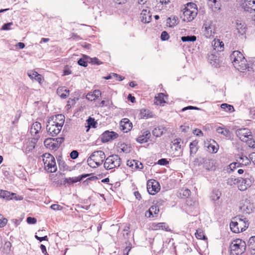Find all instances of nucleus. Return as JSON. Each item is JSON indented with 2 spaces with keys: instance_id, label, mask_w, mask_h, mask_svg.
<instances>
[{
  "instance_id": "09e8293b",
  "label": "nucleus",
  "mask_w": 255,
  "mask_h": 255,
  "mask_svg": "<svg viewBox=\"0 0 255 255\" xmlns=\"http://www.w3.org/2000/svg\"><path fill=\"white\" fill-rule=\"evenodd\" d=\"M191 194V191L187 188H182L179 192L180 196L182 198H188Z\"/></svg>"
},
{
  "instance_id": "bf43d9fd",
  "label": "nucleus",
  "mask_w": 255,
  "mask_h": 255,
  "mask_svg": "<svg viewBox=\"0 0 255 255\" xmlns=\"http://www.w3.org/2000/svg\"><path fill=\"white\" fill-rule=\"evenodd\" d=\"M169 162L166 158H161L157 161V164L160 165H166Z\"/></svg>"
},
{
  "instance_id": "4d7b16f0",
  "label": "nucleus",
  "mask_w": 255,
  "mask_h": 255,
  "mask_svg": "<svg viewBox=\"0 0 255 255\" xmlns=\"http://www.w3.org/2000/svg\"><path fill=\"white\" fill-rule=\"evenodd\" d=\"M160 38L163 41L167 40L169 38V35L166 31H163L161 32Z\"/></svg>"
},
{
  "instance_id": "6e6552de",
  "label": "nucleus",
  "mask_w": 255,
  "mask_h": 255,
  "mask_svg": "<svg viewBox=\"0 0 255 255\" xmlns=\"http://www.w3.org/2000/svg\"><path fill=\"white\" fill-rule=\"evenodd\" d=\"M239 209L240 211L243 214H250L252 213L254 206L249 200H243L240 203Z\"/></svg>"
},
{
  "instance_id": "c03bdc74",
  "label": "nucleus",
  "mask_w": 255,
  "mask_h": 255,
  "mask_svg": "<svg viewBox=\"0 0 255 255\" xmlns=\"http://www.w3.org/2000/svg\"><path fill=\"white\" fill-rule=\"evenodd\" d=\"M11 196V193L6 190H3L0 189V198L5 199L6 200L12 199Z\"/></svg>"
},
{
  "instance_id": "0e129e2a",
  "label": "nucleus",
  "mask_w": 255,
  "mask_h": 255,
  "mask_svg": "<svg viewBox=\"0 0 255 255\" xmlns=\"http://www.w3.org/2000/svg\"><path fill=\"white\" fill-rule=\"evenodd\" d=\"M50 208L54 211H59L62 209V207L58 204H52Z\"/></svg>"
},
{
  "instance_id": "f8f14e48",
  "label": "nucleus",
  "mask_w": 255,
  "mask_h": 255,
  "mask_svg": "<svg viewBox=\"0 0 255 255\" xmlns=\"http://www.w3.org/2000/svg\"><path fill=\"white\" fill-rule=\"evenodd\" d=\"M151 136L150 131L147 129L141 130L139 135L136 138V141L140 143L147 142Z\"/></svg>"
},
{
  "instance_id": "de8ad7c7",
  "label": "nucleus",
  "mask_w": 255,
  "mask_h": 255,
  "mask_svg": "<svg viewBox=\"0 0 255 255\" xmlns=\"http://www.w3.org/2000/svg\"><path fill=\"white\" fill-rule=\"evenodd\" d=\"M220 107L222 109L227 112L232 113L234 111V107L226 103L221 104Z\"/></svg>"
},
{
  "instance_id": "37998d69",
  "label": "nucleus",
  "mask_w": 255,
  "mask_h": 255,
  "mask_svg": "<svg viewBox=\"0 0 255 255\" xmlns=\"http://www.w3.org/2000/svg\"><path fill=\"white\" fill-rule=\"evenodd\" d=\"M237 161L240 163L241 167L247 166L250 163V160L246 156L240 157Z\"/></svg>"
},
{
  "instance_id": "a211bd4d",
  "label": "nucleus",
  "mask_w": 255,
  "mask_h": 255,
  "mask_svg": "<svg viewBox=\"0 0 255 255\" xmlns=\"http://www.w3.org/2000/svg\"><path fill=\"white\" fill-rule=\"evenodd\" d=\"M151 14L149 10L143 9L140 13L141 20L143 23H148L151 19Z\"/></svg>"
},
{
  "instance_id": "423d86ee",
  "label": "nucleus",
  "mask_w": 255,
  "mask_h": 255,
  "mask_svg": "<svg viewBox=\"0 0 255 255\" xmlns=\"http://www.w3.org/2000/svg\"><path fill=\"white\" fill-rule=\"evenodd\" d=\"M121 164V159L120 157L118 155L113 154L109 156L105 159L104 166L106 170H111L120 167Z\"/></svg>"
},
{
  "instance_id": "603ef678",
  "label": "nucleus",
  "mask_w": 255,
  "mask_h": 255,
  "mask_svg": "<svg viewBox=\"0 0 255 255\" xmlns=\"http://www.w3.org/2000/svg\"><path fill=\"white\" fill-rule=\"evenodd\" d=\"M183 42H194L196 40V37L195 35L182 36L181 38Z\"/></svg>"
},
{
  "instance_id": "a18cd8bd",
  "label": "nucleus",
  "mask_w": 255,
  "mask_h": 255,
  "mask_svg": "<svg viewBox=\"0 0 255 255\" xmlns=\"http://www.w3.org/2000/svg\"><path fill=\"white\" fill-rule=\"evenodd\" d=\"M238 223L239 224L240 232L245 231L249 227V223L248 220H247L246 221H240V222Z\"/></svg>"
},
{
  "instance_id": "dca6fc26",
  "label": "nucleus",
  "mask_w": 255,
  "mask_h": 255,
  "mask_svg": "<svg viewBox=\"0 0 255 255\" xmlns=\"http://www.w3.org/2000/svg\"><path fill=\"white\" fill-rule=\"evenodd\" d=\"M255 174L253 172L252 170H246L243 178H244L245 181L247 182L246 183H248L252 186L255 182Z\"/></svg>"
},
{
  "instance_id": "20e7f679",
  "label": "nucleus",
  "mask_w": 255,
  "mask_h": 255,
  "mask_svg": "<svg viewBox=\"0 0 255 255\" xmlns=\"http://www.w3.org/2000/svg\"><path fill=\"white\" fill-rule=\"evenodd\" d=\"M246 243L241 239L234 241L230 246L228 255H241L246 250Z\"/></svg>"
},
{
  "instance_id": "39448f33",
  "label": "nucleus",
  "mask_w": 255,
  "mask_h": 255,
  "mask_svg": "<svg viewBox=\"0 0 255 255\" xmlns=\"http://www.w3.org/2000/svg\"><path fill=\"white\" fill-rule=\"evenodd\" d=\"M196 5L193 3H188L183 10V20L190 22L193 20L197 14Z\"/></svg>"
},
{
  "instance_id": "ea45409f",
  "label": "nucleus",
  "mask_w": 255,
  "mask_h": 255,
  "mask_svg": "<svg viewBox=\"0 0 255 255\" xmlns=\"http://www.w3.org/2000/svg\"><path fill=\"white\" fill-rule=\"evenodd\" d=\"M140 115V117L143 119H148L152 117V112L147 109H141Z\"/></svg>"
},
{
  "instance_id": "f704fd0d",
  "label": "nucleus",
  "mask_w": 255,
  "mask_h": 255,
  "mask_svg": "<svg viewBox=\"0 0 255 255\" xmlns=\"http://www.w3.org/2000/svg\"><path fill=\"white\" fill-rule=\"evenodd\" d=\"M239 167H241V164L239 162H234L230 163L227 168V171L228 173L230 174L233 172L236 169Z\"/></svg>"
},
{
  "instance_id": "473e14b6",
  "label": "nucleus",
  "mask_w": 255,
  "mask_h": 255,
  "mask_svg": "<svg viewBox=\"0 0 255 255\" xmlns=\"http://www.w3.org/2000/svg\"><path fill=\"white\" fill-rule=\"evenodd\" d=\"M27 75L30 79H31V80H39L43 79V77L41 75L38 74L37 72L33 70L29 71L27 73Z\"/></svg>"
},
{
  "instance_id": "c9c22d12",
  "label": "nucleus",
  "mask_w": 255,
  "mask_h": 255,
  "mask_svg": "<svg viewBox=\"0 0 255 255\" xmlns=\"http://www.w3.org/2000/svg\"><path fill=\"white\" fill-rule=\"evenodd\" d=\"M87 125L86 126V132H88L89 131L90 128H96L97 122L95 121V119L94 118H92L91 117H89L86 121Z\"/></svg>"
},
{
  "instance_id": "9b49d317",
  "label": "nucleus",
  "mask_w": 255,
  "mask_h": 255,
  "mask_svg": "<svg viewBox=\"0 0 255 255\" xmlns=\"http://www.w3.org/2000/svg\"><path fill=\"white\" fill-rule=\"evenodd\" d=\"M204 35L207 38L213 36L215 33V27L211 21H206L202 27Z\"/></svg>"
},
{
  "instance_id": "7c9ffc66",
  "label": "nucleus",
  "mask_w": 255,
  "mask_h": 255,
  "mask_svg": "<svg viewBox=\"0 0 255 255\" xmlns=\"http://www.w3.org/2000/svg\"><path fill=\"white\" fill-rule=\"evenodd\" d=\"M216 131L218 133L222 134L226 137H230L231 136V131L229 129L223 128L221 127H219L216 128Z\"/></svg>"
},
{
  "instance_id": "2f4dec72",
  "label": "nucleus",
  "mask_w": 255,
  "mask_h": 255,
  "mask_svg": "<svg viewBox=\"0 0 255 255\" xmlns=\"http://www.w3.org/2000/svg\"><path fill=\"white\" fill-rule=\"evenodd\" d=\"M246 182L244 178H242L240 179V182L238 183V189L241 191H244L251 186L249 184Z\"/></svg>"
},
{
  "instance_id": "9d476101",
  "label": "nucleus",
  "mask_w": 255,
  "mask_h": 255,
  "mask_svg": "<svg viewBox=\"0 0 255 255\" xmlns=\"http://www.w3.org/2000/svg\"><path fill=\"white\" fill-rule=\"evenodd\" d=\"M237 136L243 141L246 142L248 138L252 137V132L249 128H240L236 130Z\"/></svg>"
},
{
  "instance_id": "69168bd1",
  "label": "nucleus",
  "mask_w": 255,
  "mask_h": 255,
  "mask_svg": "<svg viewBox=\"0 0 255 255\" xmlns=\"http://www.w3.org/2000/svg\"><path fill=\"white\" fill-rule=\"evenodd\" d=\"M70 157L73 159H75L78 158L79 155V153L77 150H73L70 153Z\"/></svg>"
},
{
  "instance_id": "aec40b11",
  "label": "nucleus",
  "mask_w": 255,
  "mask_h": 255,
  "mask_svg": "<svg viewBox=\"0 0 255 255\" xmlns=\"http://www.w3.org/2000/svg\"><path fill=\"white\" fill-rule=\"evenodd\" d=\"M205 146L207 147L208 151L211 153H216L219 149V146L216 141L214 140L212 142H207L205 143Z\"/></svg>"
},
{
  "instance_id": "f3484780",
  "label": "nucleus",
  "mask_w": 255,
  "mask_h": 255,
  "mask_svg": "<svg viewBox=\"0 0 255 255\" xmlns=\"http://www.w3.org/2000/svg\"><path fill=\"white\" fill-rule=\"evenodd\" d=\"M152 230H162L166 231H169L168 226L165 223H153L150 226Z\"/></svg>"
},
{
  "instance_id": "58836bf2",
  "label": "nucleus",
  "mask_w": 255,
  "mask_h": 255,
  "mask_svg": "<svg viewBox=\"0 0 255 255\" xmlns=\"http://www.w3.org/2000/svg\"><path fill=\"white\" fill-rule=\"evenodd\" d=\"M166 98V96L163 93H160L155 97V99L156 100V102L157 104L162 105L166 103L165 99Z\"/></svg>"
},
{
  "instance_id": "f03ea898",
  "label": "nucleus",
  "mask_w": 255,
  "mask_h": 255,
  "mask_svg": "<svg viewBox=\"0 0 255 255\" xmlns=\"http://www.w3.org/2000/svg\"><path fill=\"white\" fill-rule=\"evenodd\" d=\"M230 59L234 67L238 71L242 72H245L247 70L250 71L247 60L241 52L233 51L230 55Z\"/></svg>"
},
{
  "instance_id": "052dcab7",
  "label": "nucleus",
  "mask_w": 255,
  "mask_h": 255,
  "mask_svg": "<svg viewBox=\"0 0 255 255\" xmlns=\"http://www.w3.org/2000/svg\"><path fill=\"white\" fill-rule=\"evenodd\" d=\"M36 221V219L33 217H28L26 219V222L29 224H34Z\"/></svg>"
},
{
  "instance_id": "4be33fe9",
  "label": "nucleus",
  "mask_w": 255,
  "mask_h": 255,
  "mask_svg": "<svg viewBox=\"0 0 255 255\" xmlns=\"http://www.w3.org/2000/svg\"><path fill=\"white\" fill-rule=\"evenodd\" d=\"M212 45L214 49L217 51H222L224 50V43L220 39H215L212 42Z\"/></svg>"
},
{
  "instance_id": "e2e57ef3",
  "label": "nucleus",
  "mask_w": 255,
  "mask_h": 255,
  "mask_svg": "<svg viewBox=\"0 0 255 255\" xmlns=\"http://www.w3.org/2000/svg\"><path fill=\"white\" fill-rule=\"evenodd\" d=\"M149 208L151 212L155 215L158 214L159 212V209L157 206H152Z\"/></svg>"
},
{
  "instance_id": "79ce46f5",
  "label": "nucleus",
  "mask_w": 255,
  "mask_h": 255,
  "mask_svg": "<svg viewBox=\"0 0 255 255\" xmlns=\"http://www.w3.org/2000/svg\"><path fill=\"white\" fill-rule=\"evenodd\" d=\"M103 79L105 80H110L111 79H116V80H124V77L122 76L119 75L117 74L112 73L109 74L106 77H103Z\"/></svg>"
},
{
  "instance_id": "338daca9",
  "label": "nucleus",
  "mask_w": 255,
  "mask_h": 255,
  "mask_svg": "<svg viewBox=\"0 0 255 255\" xmlns=\"http://www.w3.org/2000/svg\"><path fill=\"white\" fill-rule=\"evenodd\" d=\"M86 98L90 101H95L96 99V96H94L93 94L92 93H90L87 94V95L86 96Z\"/></svg>"
},
{
  "instance_id": "774afa93",
  "label": "nucleus",
  "mask_w": 255,
  "mask_h": 255,
  "mask_svg": "<svg viewBox=\"0 0 255 255\" xmlns=\"http://www.w3.org/2000/svg\"><path fill=\"white\" fill-rule=\"evenodd\" d=\"M12 25H13L12 22L5 23L2 26L1 29L3 30H9L10 29V26Z\"/></svg>"
},
{
  "instance_id": "a19ab883",
  "label": "nucleus",
  "mask_w": 255,
  "mask_h": 255,
  "mask_svg": "<svg viewBox=\"0 0 255 255\" xmlns=\"http://www.w3.org/2000/svg\"><path fill=\"white\" fill-rule=\"evenodd\" d=\"M208 60L210 63L215 67L218 65V59L217 56L214 54H210L208 56Z\"/></svg>"
},
{
  "instance_id": "f257e3e1",
  "label": "nucleus",
  "mask_w": 255,
  "mask_h": 255,
  "mask_svg": "<svg viewBox=\"0 0 255 255\" xmlns=\"http://www.w3.org/2000/svg\"><path fill=\"white\" fill-rule=\"evenodd\" d=\"M65 122L64 115L59 114L50 118L47 122L46 129L52 136L57 135L61 131Z\"/></svg>"
},
{
  "instance_id": "4c0bfd02",
  "label": "nucleus",
  "mask_w": 255,
  "mask_h": 255,
  "mask_svg": "<svg viewBox=\"0 0 255 255\" xmlns=\"http://www.w3.org/2000/svg\"><path fill=\"white\" fill-rule=\"evenodd\" d=\"M230 227L231 231L235 233H238L240 232L238 221H235L233 219V220L230 223Z\"/></svg>"
},
{
  "instance_id": "5fc2aeb1",
  "label": "nucleus",
  "mask_w": 255,
  "mask_h": 255,
  "mask_svg": "<svg viewBox=\"0 0 255 255\" xmlns=\"http://www.w3.org/2000/svg\"><path fill=\"white\" fill-rule=\"evenodd\" d=\"M221 194L219 191L214 192L211 196V198L214 201H217L219 199Z\"/></svg>"
},
{
  "instance_id": "680f3d73",
  "label": "nucleus",
  "mask_w": 255,
  "mask_h": 255,
  "mask_svg": "<svg viewBox=\"0 0 255 255\" xmlns=\"http://www.w3.org/2000/svg\"><path fill=\"white\" fill-rule=\"evenodd\" d=\"M10 197L12 198V199H14L16 201L22 200L23 199V197L19 195H16L15 193H11Z\"/></svg>"
},
{
  "instance_id": "49530a36",
  "label": "nucleus",
  "mask_w": 255,
  "mask_h": 255,
  "mask_svg": "<svg viewBox=\"0 0 255 255\" xmlns=\"http://www.w3.org/2000/svg\"><path fill=\"white\" fill-rule=\"evenodd\" d=\"M240 182V178L235 177H230L227 180V184L230 186H233L238 184Z\"/></svg>"
},
{
  "instance_id": "bb28decb",
  "label": "nucleus",
  "mask_w": 255,
  "mask_h": 255,
  "mask_svg": "<svg viewBox=\"0 0 255 255\" xmlns=\"http://www.w3.org/2000/svg\"><path fill=\"white\" fill-rule=\"evenodd\" d=\"M204 167L207 170H214L215 169V162L212 159H206L204 161Z\"/></svg>"
},
{
  "instance_id": "a878e982",
  "label": "nucleus",
  "mask_w": 255,
  "mask_h": 255,
  "mask_svg": "<svg viewBox=\"0 0 255 255\" xmlns=\"http://www.w3.org/2000/svg\"><path fill=\"white\" fill-rule=\"evenodd\" d=\"M198 141L196 140L190 142L189 145L190 156H193L197 152L198 150Z\"/></svg>"
},
{
  "instance_id": "ddd939ff",
  "label": "nucleus",
  "mask_w": 255,
  "mask_h": 255,
  "mask_svg": "<svg viewBox=\"0 0 255 255\" xmlns=\"http://www.w3.org/2000/svg\"><path fill=\"white\" fill-rule=\"evenodd\" d=\"M118 137V134L114 131L107 130L101 136V140L103 142H107L111 140H113Z\"/></svg>"
},
{
  "instance_id": "6e6d98bb",
  "label": "nucleus",
  "mask_w": 255,
  "mask_h": 255,
  "mask_svg": "<svg viewBox=\"0 0 255 255\" xmlns=\"http://www.w3.org/2000/svg\"><path fill=\"white\" fill-rule=\"evenodd\" d=\"M131 162L135 164L134 167L136 169H141L143 167V165L141 163V162H140L138 161L133 160L131 161Z\"/></svg>"
},
{
  "instance_id": "5701e85b",
  "label": "nucleus",
  "mask_w": 255,
  "mask_h": 255,
  "mask_svg": "<svg viewBox=\"0 0 255 255\" xmlns=\"http://www.w3.org/2000/svg\"><path fill=\"white\" fill-rule=\"evenodd\" d=\"M245 11L252 13L255 11V0H250L244 5Z\"/></svg>"
},
{
  "instance_id": "c756f323",
  "label": "nucleus",
  "mask_w": 255,
  "mask_h": 255,
  "mask_svg": "<svg viewBox=\"0 0 255 255\" xmlns=\"http://www.w3.org/2000/svg\"><path fill=\"white\" fill-rule=\"evenodd\" d=\"M166 23L170 27H173L179 23V20L177 16H171L166 20Z\"/></svg>"
},
{
  "instance_id": "412c9836",
  "label": "nucleus",
  "mask_w": 255,
  "mask_h": 255,
  "mask_svg": "<svg viewBox=\"0 0 255 255\" xmlns=\"http://www.w3.org/2000/svg\"><path fill=\"white\" fill-rule=\"evenodd\" d=\"M57 94L61 99H65L69 96V90L65 87H60L57 89Z\"/></svg>"
},
{
  "instance_id": "cd10ccee",
  "label": "nucleus",
  "mask_w": 255,
  "mask_h": 255,
  "mask_svg": "<svg viewBox=\"0 0 255 255\" xmlns=\"http://www.w3.org/2000/svg\"><path fill=\"white\" fill-rule=\"evenodd\" d=\"M44 144L45 146L51 149L54 150L57 148L56 147L55 139L52 138H48L44 141Z\"/></svg>"
},
{
  "instance_id": "c85d7f7f",
  "label": "nucleus",
  "mask_w": 255,
  "mask_h": 255,
  "mask_svg": "<svg viewBox=\"0 0 255 255\" xmlns=\"http://www.w3.org/2000/svg\"><path fill=\"white\" fill-rule=\"evenodd\" d=\"M248 247L252 255H255V236L251 237L248 241Z\"/></svg>"
},
{
  "instance_id": "3c124183",
  "label": "nucleus",
  "mask_w": 255,
  "mask_h": 255,
  "mask_svg": "<svg viewBox=\"0 0 255 255\" xmlns=\"http://www.w3.org/2000/svg\"><path fill=\"white\" fill-rule=\"evenodd\" d=\"M120 148L123 152L126 153H129L131 151V147L124 143L121 144Z\"/></svg>"
},
{
  "instance_id": "72a5a7b5",
  "label": "nucleus",
  "mask_w": 255,
  "mask_h": 255,
  "mask_svg": "<svg viewBox=\"0 0 255 255\" xmlns=\"http://www.w3.org/2000/svg\"><path fill=\"white\" fill-rule=\"evenodd\" d=\"M45 168L48 172L51 173L56 172L57 168L55 158L52 160V161L49 162V164H48Z\"/></svg>"
},
{
  "instance_id": "0eeeda50",
  "label": "nucleus",
  "mask_w": 255,
  "mask_h": 255,
  "mask_svg": "<svg viewBox=\"0 0 255 255\" xmlns=\"http://www.w3.org/2000/svg\"><path fill=\"white\" fill-rule=\"evenodd\" d=\"M38 136L28 138L25 141L22 147V150L26 154L31 152L35 148V145L38 141Z\"/></svg>"
},
{
  "instance_id": "6ab92c4d",
  "label": "nucleus",
  "mask_w": 255,
  "mask_h": 255,
  "mask_svg": "<svg viewBox=\"0 0 255 255\" xmlns=\"http://www.w3.org/2000/svg\"><path fill=\"white\" fill-rule=\"evenodd\" d=\"M41 124L39 122H35L32 125L30 128V132L32 135H35V137L38 136L39 138V135L38 134L39 131L41 130Z\"/></svg>"
},
{
  "instance_id": "4468645a",
  "label": "nucleus",
  "mask_w": 255,
  "mask_h": 255,
  "mask_svg": "<svg viewBox=\"0 0 255 255\" xmlns=\"http://www.w3.org/2000/svg\"><path fill=\"white\" fill-rule=\"evenodd\" d=\"M90 174H82L80 176H79L78 177H69V178H65L64 181H63V184L65 185L66 184H71L75 183H76L77 182H79L83 180V179L90 176Z\"/></svg>"
},
{
  "instance_id": "b1692460",
  "label": "nucleus",
  "mask_w": 255,
  "mask_h": 255,
  "mask_svg": "<svg viewBox=\"0 0 255 255\" xmlns=\"http://www.w3.org/2000/svg\"><path fill=\"white\" fill-rule=\"evenodd\" d=\"M166 129L163 126H158L154 128L152 130V134L155 137H160L165 131Z\"/></svg>"
},
{
  "instance_id": "864d4df0",
  "label": "nucleus",
  "mask_w": 255,
  "mask_h": 255,
  "mask_svg": "<svg viewBox=\"0 0 255 255\" xmlns=\"http://www.w3.org/2000/svg\"><path fill=\"white\" fill-rule=\"evenodd\" d=\"M180 140L181 139L176 138L173 141V144L172 145L171 148H174L175 150L176 151H178L179 149H180L181 148V145H180Z\"/></svg>"
},
{
  "instance_id": "e433bc0d",
  "label": "nucleus",
  "mask_w": 255,
  "mask_h": 255,
  "mask_svg": "<svg viewBox=\"0 0 255 255\" xmlns=\"http://www.w3.org/2000/svg\"><path fill=\"white\" fill-rule=\"evenodd\" d=\"M43 162L44 163L45 167L49 164V162L52 161L54 160V157L51 154L48 153H45L43 154Z\"/></svg>"
},
{
  "instance_id": "8fccbe9b",
  "label": "nucleus",
  "mask_w": 255,
  "mask_h": 255,
  "mask_svg": "<svg viewBox=\"0 0 255 255\" xmlns=\"http://www.w3.org/2000/svg\"><path fill=\"white\" fill-rule=\"evenodd\" d=\"M195 236L198 239L204 240H207V238L204 235V233L202 229H197L195 233Z\"/></svg>"
},
{
  "instance_id": "1a4fd4ad",
  "label": "nucleus",
  "mask_w": 255,
  "mask_h": 255,
  "mask_svg": "<svg viewBox=\"0 0 255 255\" xmlns=\"http://www.w3.org/2000/svg\"><path fill=\"white\" fill-rule=\"evenodd\" d=\"M160 189L159 183L154 179H151L147 182V190L150 195H155Z\"/></svg>"
},
{
  "instance_id": "13d9d810",
  "label": "nucleus",
  "mask_w": 255,
  "mask_h": 255,
  "mask_svg": "<svg viewBox=\"0 0 255 255\" xmlns=\"http://www.w3.org/2000/svg\"><path fill=\"white\" fill-rule=\"evenodd\" d=\"M55 142L56 144V147H57V148L60 146V144L62 142L64 141V138L63 137H58L55 138Z\"/></svg>"
},
{
  "instance_id": "393cba45",
  "label": "nucleus",
  "mask_w": 255,
  "mask_h": 255,
  "mask_svg": "<svg viewBox=\"0 0 255 255\" xmlns=\"http://www.w3.org/2000/svg\"><path fill=\"white\" fill-rule=\"evenodd\" d=\"M208 4L214 12H217L220 9L221 4L219 0H208Z\"/></svg>"
},
{
  "instance_id": "7ed1b4c3",
  "label": "nucleus",
  "mask_w": 255,
  "mask_h": 255,
  "mask_svg": "<svg viewBox=\"0 0 255 255\" xmlns=\"http://www.w3.org/2000/svg\"><path fill=\"white\" fill-rule=\"evenodd\" d=\"M106 155L102 150L95 151L92 153L87 159V163L92 168H96L103 163L105 159Z\"/></svg>"
},
{
  "instance_id": "2eb2a0df",
  "label": "nucleus",
  "mask_w": 255,
  "mask_h": 255,
  "mask_svg": "<svg viewBox=\"0 0 255 255\" xmlns=\"http://www.w3.org/2000/svg\"><path fill=\"white\" fill-rule=\"evenodd\" d=\"M132 127V123L128 119H123L120 124V129L125 133L130 131Z\"/></svg>"
}]
</instances>
